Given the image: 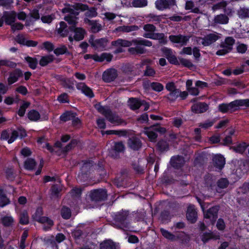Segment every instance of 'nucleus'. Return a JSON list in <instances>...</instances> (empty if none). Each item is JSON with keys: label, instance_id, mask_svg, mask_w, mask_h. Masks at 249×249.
<instances>
[{"label": "nucleus", "instance_id": "obj_1", "mask_svg": "<svg viewBox=\"0 0 249 249\" xmlns=\"http://www.w3.org/2000/svg\"><path fill=\"white\" fill-rule=\"evenodd\" d=\"M132 44L135 45V47H130L128 49V52L132 55L141 54L145 52V50L143 46L150 47L152 43L151 41L145 39H134L131 41L126 39H118L111 42V45L115 47L122 46V47H128Z\"/></svg>", "mask_w": 249, "mask_h": 249}, {"label": "nucleus", "instance_id": "obj_2", "mask_svg": "<svg viewBox=\"0 0 249 249\" xmlns=\"http://www.w3.org/2000/svg\"><path fill=\"white\" fill-rule=\"evenodd\" d=\"M87 9L88 6L87 5L78 3L74 5H69L62 10L63 13H69L65 17L64 19L70 25L69 27L70 31L71 30L72 27L73 28L76 27L78 24V18L77 16L78 15L79 12L77 11H85Z\"/></svg>", "mask_w": 249, "mask_h": 249}, {"label": "nucleus", "instance_id": "obj_3", "mask_svg": "<svg viewBox=\"0 0 249 249\" xmlns=\"http://www.w3.org/2000/svg\"><path fill=\"white\" fill-rule=\"evenodd\" d=\"M235 43V39L231 36L227 37L225 38L224 42L221 43L220 47L221 49L218 50L216 54L218 55H225L232 49V46Z\"/></svg>", "mask_w": 249, "mask_h": 249}, {"label": "nucleus", "instance_id": "obj_4", "mask_svg": "<svg viewBox=\"0 0 249 249\" xmlns=\"http://www.w3.org/2000/svg\"><path fill=\"white\" fill-rule=\"evenodd\" d=\"M221 38V35L217 32H214L206 35L203 37H198L197 41L201 40V44L204 46H210Z\"/></svg>", "mask_w": 249, "mask_h": 249}, {"label": "nucleus", "instance_id": "obj_5", "mask_svg": "<svg viewBox=\"0 0 249 249\" xmlns=\"http://www.w3.org/2000/svg\"><path fill=\"white\" fill-rule=\"evenodd\" d=\"M165 88L169 91V93L165 97L169 101L174 102L179 97V89L177 88L174 82L167 83Z\"/></svg>", "mask_w": 249, "mask_h": 249}, {"label": "nucleus", "instance_id": "obj_6", "mask_svg": "<svg viewBox=\"0 0 249 249\" xmlns=\"http://www.w3.org/2000/svg\"><path fill=\"white\" fill-rule=\"evenodd\" d=\"M89 42L90 43L91 47L95 49L98 50H104L106 48L108 43V40L107 38H101L99 39H94L93 36H91Z\"/></svg>", "mask_w": 249, "mask_h": 249}, {"label": "nucleus", "instance_id": "obj_7", "mask_svg": "<svg viewBox=\"0 0 249 249\" xmlns=\"http://www.w3.org/2000/svg\"><path fill=\"white\" fill-rule=\"evenodd\" d=\"M105 117L109 122L115 125H125L126 124L124 120L121 118L117 114L112 112L110 110L106 114Z\"/></svg>", "mask_w": 249, "mask_h": 249}, {"label": "nucleus", "instance_id": "obj_8", "mask_svg": "<svg viewBox=\"0 0 249 249\" xmlns=\"http://www.w3.org/2000/svg\"><path fill=\"white\" fill-rule=\"evenodd\" d=\"M124 148L125 146L122 142H116L109 150V155L113 158H117L118 157V154L123 152Z\"/></svg>", "mask_w": 249, "mask_h": 249}, {"label": "nucleus", "instance_id": "obj_9", "mask_svg": "<svg viewBox=\"0 0 249 249\" xmlns=\"http://www.w3.org/2000/svg\"><path fill=\"white\" fill-rule=\"evenodd\" d=\"M176 4V0H157L155 2L156 7L159 10L169 9Z\"/></svg>", "mask_w": 249, "mask_h": 249}, {"label": "nucleus", "instance_id": "obj_10", "mask_svg": "<svg viewBox=\"0 0 249 249\" xmlns=\"http://www.w3.org/2000/svg\"><path fill=\"white\" fill-rule=\"evenodd\" d=\"M190 38V36H183L182 35H171L169 37V40L173 43H178L181 46H184L187 44Z\"/></svg>", "mask_w": 249, "mask_h": 249}, {"label": "nucleus", "instance_id": "obj_11", "mask_svg": "<svg viewBox=\"0 0 249 249\" xmlns=\"http://www.w3.org/2000/svg\"><path fill=\"white\" fill-rule=\"evenodd\" d=\"M118 76L117 71L113 68H110L105 71L103 74V80L106 82L114 81Z\"/></svg>", "mask_w": 249, "mask_h": 249}, {"label": "nucleus", "instance_id": "obj_12", "mask_svg": "<svg viewBox=\"0 0 249 249\" xmlns=\"http://www.w3.org/2000/svg\"><path fill=\"white\" fill-rule=\"evenodd\" d=\"M92 200L100 201L105 200L107 197V191L104 189H98L93 191L90 194Z\"/></svg>", "mask_w": 249, "mask_h": 249}, {"label": "nucleus", "instance_id": "obj_13", "mask_svg": "<svg viewBox=\"0 0 249 249\" xmlns=\"http://www.w3.org/2000/svg\"><path fill=\"white\" fill-rule=\"evenodd\" d=\"M128 146L133 150H138L142 146L141 141L138 138L132 137L128 140Z\"/></svg>", "mask_w": 249, "mask_h": 249}, {"label": "nucleus", "instance_id": "obj_14", "mask_svg": "<svg viewBox=\"0 0 249 249\" xmlns=\"http://www.w3.org/2000/svg\"><path fill=\"white\" fill-rule=\"evenodd\" d=\"M84 22L90 26V30L93 33H98L102 29V25L96 20H91L86 18Z\"/></svg>", "mask_w": 249, "mask_h": 249}, {"label": "nucleus", "instance_id": "obj_15", "mask_svg": "<svg viewBox=\"0 0 249 249\" xmlns=\"http://www.w3.org/2000/svg\"><path fill=\"white\" fill-rule=\"evenodd\" d=\"M2 17L5 24L11 26L16 21L17 14L15 11L5 12Z\"/></svg>", "mask_w": 249, "mask_h": 249}, {"label": "nucleus", "instance_id": "obj_16", "mask_svg": "<svg viewBox=\"0 0 249 249\" xmlns=\"http://www.w3.org/2000/svg\"><path fill=\"white\" fill-rule=\"evenodd\" d=\"M219 207L218 206L212 207L210 208L204 214L206 218L210 219L212 221L214 222L217 217V213Z\"/></svg>", "mask_w": 249, "mask_h": 249}, {"label": "nucleus", "instance_id": "obj_17", "mask_svg": "<svg viewBox=\"0 0 249 249\" xmlns=\"http://www.w3.org/2000/svg\"><path fill=\"white\" fill-rule=\"evenodd\" d=\"M70 31L74 32V39L77 41L83 40L85 35L87 34L86 30L81 27H76L74 28L72 27L71 30Z\"/></svg>", "mask_w": 249, "mask_h": 249}, {"label": "nucleus", "instance_id": "obj_18", "mask_svg": "<svg viewBox=\"0 0 249 249\" xmlns=\"http://www.w3.org/2000/svg\"><path fill=\"white\" fill-rule=\"evenodd\" d=\"M23 73L19 69H16L9 74L8 78V82L9 85H11L18 81L20 77L22 76Z\"/></svg>", "mask_w": 249, "mask_h": 249}, {"label": "nucleus", "instance_id": "obj_19", "mask_svg": "<svg viewBox=\"0 0 249 249\" xmlns=\"http://www.w3.org/2000/svg\"><path fill=\"white\" fill-rule=\"evenodd\" d=\"M186 217L191 223H195L197 219V213L194 206L190 205L188 207Z\"/></svg>", "mask_w": 249, "mask_h": 249}, {"label": "nucleus", "instance_id": "obj_20", "mask_svg": "<svg viewBox=\"0 0 249 249\" xmlns=\"http://www.w3.org/2000/svg\"><path fill=\"white\" fill-rule=\"evenodd\" d=\"M143 36L147 38L158 39L160 40V42H163L164 43H166L167 42L165 39L164 35L163 33H144L143 35Z\"/></svg>", "mask_w": 249, "mask_h": 249}, {"label": "nucleus", "instance_id": "obj_21", "mask_svg": "<svg viewBox=\"0 0 249 249\" xmlns=\"http://www.w3.org/2000/svg\"><path fill=\"white\" fill-rule=\"evenodd\" d=\"M76 88L85 94L86 96L90 98L94 96L93 93L91 89L88 87L84 83H79L76 85Z\"/></svg>", "mask_w": 249, "mask_h": 249}, {"label": "nucleus", "instance_id": "obj_22", "mask_svg": "<svg viewBox=\"0 0 249 249\" xmlns=\"http://www.w3.org/2000/svg\"><path fill=\"white\" fill-rule=\"evenodd\" d=\"M160 231L162 236L168 240L172 241H176L180 238V236L183 234V233H180L177 235H174L169 231L161 228Z\"/></svg>", "mask_w": 249, "mask_h": 249}, {"label": "nucleus", "instance_id": "obj_23", "mask_svg": "<svg viewBox=\"0 0 249 249\" xmlns=\"http://www.w3.org/2000/svg\"><path fill=\"white\" fill-rule=\"evenodd\" d=\"M208 108L207 104L205 103H198L192 107V110L196 113H201L205 112Z\"/></svg>", "mask_w": 249, "mask_h": 249}, {"label": "nucleus", "instance_id": "obj_24", "mask_svg": "<svg viewBox=\"0 0 249 249\" xmlns=\"http://www.w3.org/2000/svg\"><path fill=\"white\" fill-rule=\"evenodd\" d=\"M77 144V141L76 140H72L71 142L65 147L62 146V144L60 142H57L55 143V146L58 148H61L62 151L63 152H67L72 149Z\"/></svg>", "mask_w": 249, "mask_h": 249}, {"label": "nucleus", "instance_id": "obj_25", "mask_svg": "<svg viewBox=\"0 0 249 249\" xmlns=\"http://www.w3.org/2000/svg\"><path fill=\"white\" fill-rule=\"evenodd\" d=\"M233 101L229 104H222L219 105L218 109L222 113L232 112L235 111Z\"/></svg>", "mask_w": 249, "mask_h": 249}, {"label": "nucleus", "instance_id": "obj_26", "mask_svg": "<svg viewBox=\"0 0 249 249\" xmlns=\"http://www.w3.org/2000/svg\"><path fill=\"white\" fill-rule=\"evenodd\" d=\"M184 163V160L182 157L177 156L173 157L170 160L171 165L176 168L181 167Z\"/></svg>", "mask_w": 249, "mask_h": 249}, {"label": "nucleus", "instance_id": "obj_27", "mask_svg": "<svg viewBox=\"0 0 249 249\" xmlns=\"http://www.w3.org/2000/svg\"><path fill=\"white\" fill-rule=\"evenodd\" d=\"M229 18L225 14H219L214 17L213 22L214 25L226 24L229 22Z\"/></svg>", "mask_w": 249, "mask_h": 249}, {"label": "nucleus", "instance_id": "obj_28", "mask_svg": "<svg viewBox=\"0 0 249 249\" xmlns=\"http://www.w3.org/2000/svg\"><path fill=\"white\" fill-rule=\"evenodd\" d=\"M139 27L137 25H130V26H119L115 29V31L117 32L122 33H129L137 31Z\"/></svg>", "mask_w": 249, "mask_h": 249}, {"label": "nucleus", "instance_id": "obj_29", "mask_svg": "<svg viewBox=\"0 0 249 249\" xmlns=\"http://www.w3.org/2000/svg\"><path fill=\"white\" fill-rule=\"evenodd\" d=\"M100 249H117V244L111 240H106L100 244Z\"/></svg>", "mask_w": 249, "mask_h": 249}, {"label": "nucleus", "instance_id": "obj_30", "mask_svg": "<svg viewBox=\"0 0 249 249\" xmlns=\"http://www.w3.org/2000/svg\"><path fill=\"white\" fill-rule=\"evenodd\" d=\"M233 103L235 110L241 107H249V99L236 100L233 101Z\"/></svg>", "mask_w": 249, "mask_h": 249}, {"label": "nucleus", "instance_id": "obj_31", "mask_svg": "<svg viewBox=\"0 0 249 249\" xmlns=\"http://www.w3.org/2000/svg\"><path fill=\"white\" fill-rule=\"evenodd\" d=\"M128 215V212L126 211H121L118 212L115 215L114 219L116 222H119L121 224L124 223V221L126 219Z\"/></svg>", "mask_w": 249, "mask_h": 249}, {"label": "nucleus", "instance_id": "obj_32", "mask_svg": "<svg viewBox=\"0 0 249 249\" xmlns=\"http://www.w3.org/2000/svg\"><path fill=\"white\" fill-rule=\"evenodd\" d=\"M213 161L215 167L221 169L225 163V159L221 155H216L213 158Z\"/></svg>", "mask_w": 249, "mask_h": 249}, {"label": "nucleus", "instance_id": "obj_33", "mask_svg": "<svg viewBox=\"0 0 249 249\" xmlns=\"http://www.w3.org/2000/svg\"><path fill=\"white\" fill-rule=\"evenodd\" d=\"M144 133L147 136L151 142H156L158 135L151 126L145 127L144 128Z\"/></svg>", "mask_w": 249, "mask_h": 249}, {"label": "nucleus", "instance_id": "obj_34", "mask_svg": "<svg viewBox=\"0 0 249 249\" xmlns=\"http://www.w3.org/2000/svg\"><path fill=\"white\" fill-rule=\"evenodd\" d=\"M141 102L136 98H130L128 101V106L133 110L137 109L142 106L143 103Z\"/></svg>", "mask_w": 249, "mask_h": 249}, {"label": "nucleus", "instance_id": "obj_35", "mask_svg": "<svg viewBox=\"0 0 249 249\" xmlns=\"http://www.w3.org/2000/svg\"><path fill=\"white\" fill-rule=\"evenodd\" d=\"M67 28V24L64 21H61L60 22V27L57 29L58 34L62 37L67 36L69 33V30Z\"/></svg>", "mask_w": 249, "mask_h": 249}, {"label": "nucleus", "instance_id": "obj_36", "mask_svg": "<svg viewBox=\"0 0 249 249\" xmlns=\"http://www.w3.org/2000/svg\"><path fill=\"white\" fill-rule=\"evenodd\" d=\"M229 184V181L226 178H221L219 179L217 182V188H216V192L218 193H220L221 192L219 191L220 189H223L227 188Z\"/></svg>", "mask_w": 249, "mask_h": 249}, {"label": "nucleus", "instance_id": "obj_37", "mask_svg": "<svg viewBox=\"0 0 249 249\" xmlns=\"http://www.w3.org/2000/svg\"><path fill=\"white\" fill-rule=\"evenodd\" d=\"M14 219L11 215H5L1 219L2 224L5 227H10L14 225Z\"/></svg>", "mask_w": 249, "mask_h": 249}, {"label": "nucleus", "instance_id": "obj_38", "mask_svg": "<svg viewBox=\"0 0 249 249\" xmlns=\"http://www.w3.org/2000/svg\"><path fill=\"white\" fill-rule=\"evenodd\" d=\"M237 14L240 18H249V8L240 7L237 10Z\"/></svg>", "mask_w": 249, "mask_h": 249}, {"label": "nucleus", "instance_id": "obj_39", "mask_svg": "<svg viewBox=\"0 0 249 249\" xmlns=\"http://www.w3.org/2000/svg\"><path fill=\"white\" fill-rule=\"evenodd\" d=\"M102 134L104 135L105 134L107 135H111L114 134L116 135H118L119 136H126L127 134V131L125 130H107L106 131H102Z\"/></svg>", "mask_w": 249, "mask_h": 249}, {"label": "nucleus", "instance_id": "obj_40", "mask_svg": "<svg viewBox=\"0 0 249 249\" xmlns=\"http://www.w3.org/2000/svg\"><path fill=\"white\" fill-rule=\"evenodd\" d=\"M40 223L44 225L43 229L45 231L50 229L53 225V220L46 216L42 217Z\"/></svg>", "mask_w": 249, "mask_h": 249}, {"label": "nucleus", "instance_id": "obj_41", "mask_svg": "<svg viewBox=\"0 0 249 249\" xmlns=\"http://www.w3.org/2000/svg\"><path fill=\"white\" fill-rule=\"evenodd\" d=\"M43 215V210L42 208L38 207L36 209L35 213L32 215V218L34 220L38 222L39 223L42 220Z\"/></svg>", "mask_w": 249, "mask_h": 249}, {"label": "nucleus", "instance_id": "obj_42", "mask_svg": "<svg viewBox=\"0 0 249 249\" xmlns=\"http://www.w3.org/2000/svg\"><path fill=\"white\" fill-rule=\"evenodd\" d=\"M113 58V55L109 53H102L101 55H98V58H97V61L103 62L105 60L107 62H110Z\"/></svg>", "mask_w": 249, "mask_h": 249}, {"label": "nucleus", "instance_id": "obj_43", "mask_svg": "<svg viewBox=\"0 0 249 249\" xmlns=\"http://www.w3.org/2000/svg\"><path fill=\"white\" fill-rule=\"evenodd\" d=\"M10 203V200L0 188V206L3 207Z\"/></svg>", "mask_w": 249, "mask_h": 249}, {"label": "nucleus", "instance_id": "obj_44", "mask_svg": "<svg viewBox=\"0 0 249 249\" xmlns=\"http://www.w3.org/2000/svg\"><path fill=\"white\" fill-rule=\"evenodd\" d=\"M158 150L161 152L167 151L169 149V144L166 141L161 140L157 144Z\"/></svg>", "mask_w": 249, "mask_h": 249}, {"label": "nucleus", "instance_id": "obj_45", "mask_svg": "<svg viewBox=\"0 0 249 249\" xmlns=\"http://www.w3.org/2000/svg\"><path fill=\"white\" fill-rule=\"evenodd\" d=\"M28 118L32 121H37L40 117L38 112L35 110H32L28 113Z\"/></svg>", "mask_w": 249, "mask_h": 249}, {"label": "nucleus", "instance_id": "obj_46", "mask_svg": "<svg viewBox=\"0 0 249 249\" xmlns=\"http://www.w3.org/2000/svg\"><path fill=\"white\" fill-rule=\"evenodd\" d=\"M146 18L148 19L149 22H154L155 23H158L161 20V16L156 15L153 13L147 15Z\"/></svg>", "mask_w": 249, "mask_h": 249}, {"label": "nucleus", "instance_id": "obj_47", "mask_svg": "<svg viewBox=\"0 0 249 249\" xmlns=\"http://www.w3.org/2000/svg\"><path fill=\"white\" fill-rule=\"evenodd\" d=\"M219 238V236L213 235L212 233L206 232L202 236V241L205 243L211 239H217Z\"/></svg>", "mask_w": 249, "mask_h": 249}, {"label": "nucleus", "instance_id": "obj_48", "mask_svg": "<svg viewBox=\"0 0 249 249\" xmlns=\"http://www.w3.org/2000/svg\"><path fill=\"white\" fill-rule=\"evenodd\" d=\"M36 163L33 159H28L24 162V167L26 169L33 170L36 166Z\"/></svg>", "mask_w": 249, "mask_h": 249}, {"label": "nucleus", "instance_id": "obj_49", "mask_svg": "<svg viewBox=\"0 0 249 249\" xmlns=\"http://www.w3.org/2000/svg\"><path fill=\"white\" fill-rule=\"evenodd\" d=\"M132 6L136 8L143 7L147 5V0H133L132 1Z\"/></svg>", "mask_w": 249, "mask_h": 249}, {"label": "nucleus", "instance_id": "obj_50", "mask_svg": "<svg viewBox=\"0 0 249 249\" xmlns=\"http://www.w3.org/2000/svg\"><path fill=\"white\" fill-rule=\"evenodd\" d=\"M53 55H48L43 56L41 58L39 61V64L41 66H45L49 63L53 62Z\"/></svg>", "mask_w": 249, "mask_h": 249}, {"label": "nucleus", "instance_id": "obj_51", "mask_svg": "<svg viewBox=\"0 0 249 249\" xmlns=\"http://www.w3.org/2000/svg\"><path fill=\"white\" fill-rule=\"evenodd\" d=\"M29 216L26 211H23L20 214L19 222L21 224H27L29 223Z\"/></svg>", "mask_w": 249, "mask_h": 249}, {"label": "nucleus", "instance_id": "obj_52", "mask_svg": "<svg viewBox=\"0 0 249 249\" xmlns=\"http://www.w3.org/2000/svg\"><path fill=\"white\" fill-rule=\"evenodd\" d=\"M26 61L28 63L29 67L32 69H35L37 64V60L36 58L29 56L25 57Z\"/></svg>", "mask_w": 249, "mask_h": 249}, {"label": "nucleus", "instance_id": "obj_53", "mask_svg": "<svg viewBox=\"0 0 249 249\" xmlns=\"http://www.w3.org/2000/svg\"><path fill=\"white\" fill-rule=\"evenodd\" d=\"M17 64L16 63L11 61L9 60H0V67L6 66L9 68H15Z\"/></svg>", "mask_w": 249, "mask_h": 249}, {"label": "nucleus", "instance_id": "obj_54", "mask_svg": "<svg viewBox=\"0 0 249 249\" xmlns=\"http://www.w3.org/2000/svg\"><path fill=\"white\" fill-rule=\"evenodd\" d=\"M149 86L153 90L157 92L161 91L163 89V86L158 82H152Z\"/></svg>", "mask_w": 249, "mask_h": 249}, {"label": "nucleus", "instance_id": "obj_55", "mask_svg": "<svg viewBox=\"0 0 249 249\" xmlns=\"http://www.w3.org/2000/svg\"><path fill=\"white\" fill-rule=\"evenodd\" d=\"M54 53L56 55H59L60 54L69 53V52L67 47L65 46L61 45L54 50Z\"/></svg>", "mask_w": 249, "mask_h": 249}, {"label": "nucleus", "instance_id": "obj_56", "mask_svg": "<svg viewBox=\"0 0 249 249\" xmlns=\"http://www.w3.org/2000/svg\"><path fill=\"white\" fill-rule=\"evenodd\" d=\"M61 214L63 218L68 219L71 216V212L69 208L64 207L61 209Z\"/></svg>", "mask_w": 249, "mask_h": 249}, {"label": "nucleus", "instance_id": "obj_57", "mask_svg": "<svg viewBox=\"0 0 249 249\" xmlns=\"http://www.w3.org/2000/svg\"><path fill=\"white\" fill-rule=\"evenodd\" d=\"M74 114L71 112H67L61 116L60 119L63 122L71 120V119L73 118Z\"/></svg>", "mask_w": 249, "mask_h": 249}, {"label": "nucleus", "instance_id": "obj_58", "mask_svg": "<svg viewBox=\"0 0 249 249\" xmlns=\"http://www.w3.org/2000/svg\"><path fill=\"white\" fill-rule=\"evenodd\" d=\"M61 191V189L58 185H53L51 188V196L54 197H58Z\"/></svg>", "mask_w": 249, "mask_h": 249}, {"label": "nucleus", "instance_id": "obj_59", "mask_svg": "<svg viewBox=\"0 0 249 249\" xmlns=\"http://www.w3.org/2000/svg\"><path fill=\"white\" fill-rule=\"evenodd\" d=\"M30 103L29 102H24L21 106H20L18 111V114L19 116H23L25 112L26 109L29 106Z\"/></svg>", "mask_w": 249, "mask_h": 249}, {"label": "nucleus", "instance_id": "obj_60", "mask_svg": "<svg viewBox=\"0 0 249 249\" xmlns=\"http://www.w3.org/2000/svg\"><path fill=\"white\" fill-rule=\"evenodd\" d=\"M143 30L146 32V33H154L156 30V27L152 24H147L143 26Z\"/></svg>", "mask_w": 249, "mask_h": 249}, {"label": "nucleus", "instance_id": "obj_61", "mask_svg": "<svg viewBox=\"0 0 249 249\" xmlns=\"http://www.w3.org/2000/svg\"><path fill=\"white\" fill-rule=\"evenodd\" d=\"M227 3L225 1H222L213 5L212 7V10L215 11L218 9L224 8L226 7Z\"/></svg>", "mask_w": 249, "mask_h": 249}, {"label": "nucleus", "instance_id": "obj_62", "mask_svg": "<svg viewBox=\"0 0 249 249\" xmlns=\"http://www.w3.org/2000/svg\"><path fill=\"white\" fill-rule=\"evenodd\" d=\"M151 127L155 132H158L161 134H163L166 132V129L164 127H161L159 124L153 125Z\"/></svg>", "mask_w": 249, "mask_h": 249}, {"label": "nucleus", "instance_id": "obj_63", "mask_svg": "<svg viewBox=\"0 0 249 249\" xmlns=\"http://www.w3.org/2000/svg\"><path fill=\"white\" fill-rule=\"evenodd\" d=\"M247 147V145L246 144V143L244 142L241 144H240L236 147H234V149L236 152L242 153L245 151Z\"/></svg>", "mask_w": 249, "mask_h": 249}, {"label": "nucleus", "instance_id": "obj_64", "mask_svg": "<svg viewBox=\"0 0 249 249\" xmlns=\"http://www.w3.org/2000/svg\"><path fill=\"white\" fill-rule=\"evenodd\" d=\"M179 61L180 64L186 67L191 68L194 66L193 63L189 60L181 58L179 59Z\"/></svg>", "mask_w": 249, "mask_h": 249}]
</instances>
